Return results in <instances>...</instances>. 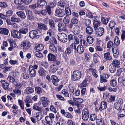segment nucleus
Wrapping results in <instances>:
<instances>
[{
  "label": "nucleus",
  "mask_w": 125,
  "mask_h": 125,
  "mask_svg": "<svg viewBox=\"0 0 125 125\" xmlns=\"http://www.w3.org/2000/svg\"><path fill=\"white\" fill-rule=\"evenodd\" d=\"M82 76V73L80 71H75L73 72L72 76V80L74 81L80 79Z\"/></svg>",
  "instance_id": "obj_1"
},
{
  "label": "nucleus",
  "mask_w": 125,
  "mask_h": 125,
  "mask_svg": "<svg viewBox=\"0 0 125 125\" xmlns=\"http://www.w3.org/2000/svg\"><path fill=\"white\" fill-rule=\"evenodd\" d=\"M57 36L58 40L63 43L66 42L68 41L67 36L64 33H58Z\"/></svg>",
  "instance_id": "obj_2"
},
{
  "label": "nucleus",
  "mask_w": 125,
  "mask_h": 125,
  "mask_svg": "<svg viewBox=\"0 0 125 125\" xmlns=\"http://www.w3.org/2000/svg\"><path fill=\"white\" fill-rule=\"evenodd\" d=\"M89 17L91 18H94L95 19L94 21L93 24L94 30H95L97 28L100 26L101 24L100 21L96 16H89Z\"/></svg>",
  "instance_id": "obj_3"
},
{
  "label": "nucleus",
  "mask_w": 125,
  "mask_h": 125,
  "mask_svg": "<svg viewBox=\"0 0 125 125\" xmlns=\"http://www.w3.org/2000/svg\"><path fill=\"white\" fill-rule=\"evenodd\" d=\"M30 37L32 39L38 38L40 37L38 35V32L35 30H32L30 31L29 33Z\"/></svg>",
  "instance_id": "obj_4"
},
{
  "label": "nucleus",
  "mask_w": 125,
  "mask_h": 125,
  "mask_svg": "<svg viewBox=\"0 0 125 125\" xmlns=\"http://www.w3.org/2000/svg\"><path fill=\"white\" fill-rule=\"evenodd\" d=\"M11 36L13 38L20 39L21 38V34L19 31L16 30H13L11 32Z\"/></svg>",
  "instance_id": "obj_5"
},
{
  "label": "nucleus",
  "mask_w": 125,
  "mask_h": 125,
  "mask_svg": "<svg viewBox=\"0 0 125 125\" xmlns=\"http://www.w3.org/2000/svg\"><path fill=\"white\" fill-rule=\"evenodd\" d=\"M32 65H30L28 69L29 73L31 77H34L36 74V70L33 69Z\"/></svg>",
  "instance_id": "obj_6"
},
{
  "label": "nucleus",
  "mask_w": 125,
  "mask_h": 125,
  "mask_svg": "<svg viewBox=\"0 0 125 125\" xmlns=\"http://www.w3.org/2000/svg\"><path fill=\"white\" fill-rule=\"evenodd\" d=\"M42 104L44 107H46L50 103L49 99L46 97H42L40 99Z\"/></svg>",
  "instance_id": "obj_7"
},
{
  "label": "nucleus",
  "mask_w": 125,
  "mask_h": 125,
  "mask_svg": "<svg viewBox=\"0 0 125 125\" xmlns=\"http://www.w3.org/2000/svg\"><path fill=\"white\" fill-rule=\"evenodd\" d=\"M21 45L24 49H28L31 46V44L28 41H24L22 42Z\"/></svg>",
  "instance_id": "obj_8"
},
{
  "label": "nucleus",
  "mask_w": 125,
  "mask_h": 125,
  "mask_svg": "<svg viewBox=\"0 0 125 125\" xmlns=\"http://www.w3.org/2000/svg\"><path fill=\"white\" fill-rule=\"evenodd\" d=\"M58 4L62 8L65 7L66 9L68 8L69 7L68 4L65 0H61L58 3Z\"/></svg>",
  "instance_id": "obj_9"
},
{
  "label": "nucleus",
  "mask_w": 125,
  "mask_h": 125,
  "mask_svg": "<svg viewBox=\"0 0 125 125\" xmlns=\"http://www.w3.org/2000/svg\"><path fill=\"white\" fill-rule=\"evenodd\" d=\"M49 72L52 73H55L58 70V67L55 64L52 65L50 67Z\"/></svg>",
  "instance_id": "obj_10"
},
{
  "label": "nucleus",
  "mask_w": 125,
  "mask_h": 125,
  "mask_svg": "<svg viewBox=\"0 0 125 125\" xmlns=\"http://www.w3.org/2000/svg\"><path fill=\"white\" fill-rule=\"evenodd\" d=\"M104 29L103 28H99L96 31V34L98 37H100L103 34Z\"/></svg>",
  "instance_id": "obj_11"
},
{
  "label": "nucleus",
  "mask_w": 125,
  "mask_h": 125,
  "mask_svg": "<svg viewBox=\"0 0 125 125\" xmlns=\"http://www.w3.org/2000/svg\"><path fill=\"white\" fill-rule=\"evenodd\" d=\"M51 79L52 81V82L55 86L58 85L57 83L59 82V80L58 78L57 77L54 75H52L51 77Z\"/></svg>",
  "instance_id": "obj_12"
},
{
  "label": "nucleus",
  "mask_w": 125,
  "mask_h": 125,
  "mask_svg": "<svg viewBox=\"0 0 125 125\" xmlns=\"http://www.w3.org/2000/svg\"><path fill=\"white\" fill-rule=\"evenodd\" d=\"M107 103L106 102L104 101H102L101 102L99 110L102 111L106 109L107 108Z\"/></svg>",
  "instance_id": "obj_13"
},
{
  "label": "nucleus",
  "mask_w": 125,
  "mask_h": 125,
  "mask_svg": "<svg viewBox=\"0 0 125 125\" xmlns=\"http://www.w3.org/2000/svg\"><path fill=\"white\" fill-rule=\"evenodd\" d=\"M84 48L82 45H78L76 49L77 52L80 54H82L84 52Z\"/></svg>",
  "instance_id": "obj_14"
},
{
  "label": "nucleus",
  "mask_w": 125,
  "mask_h": 125,
  "mask_svg": "<svg viewBox=\"0 0 125 125\" xmlns=\"http://www.w3.org/2000/svg\"><path fill=\"white\" fill-rule=\"evenodd\" d=\"M120 63V62L119 61L116 59H115L113 61L112 63L111 64H113L114 66H115L117 68H120L119 65Z\"/></svg>",
  "instance_id": "obj_15"
},
{
  "label": "nucleus",
  "mask_w": 125,
  "mask_h": 125,
  "mask_svg": "<svg viewBox=\"0 0 125 125\" xmlns=\"http://www.w3.org/2000/svg\"><path fill=\"white\" fill-rule=\"evenodd\" d=\"M38 28L39 29L44 30H47L48 28L46 25L40 23H38Z\"/></svg>",
  "instance_id": "obj_16"
},
{
  "label": "nucleus",
  "mask_w": 125,
  "mask_h": 125,
  "mask_svg": "<svg viewBox=\"0 0 125 125\" xmlns=\"http://www.w3.org/2000/svg\"><path fill=\"white\" fill-rule=\"evenodd\" d=\"M0 82L2 84V87L5 89H7L9 87V83L6 82L5 80H1Z\"/></svg>",
  "instance_id": "obj_17"
},
{
  "label": "nucleus",
  "mask_w": 125,
  "mask_h": 125,
  "mask_svg": "<svg viewBox=\"0 0 125 125\" xmlns=\"http://www.w3.org/2000/svg\"><path fill=\"white\" fill-rule=\"evenodd\" d=\"M9 32V31L7 29L4 28H0V34L7 35Z\"/></svg>",
  "instance_id": "obj_18"
},
{
  "label": "nucleus",
  "mask_w": 125,
  "mask_h": 125,
  "mask_svg": "<svg viewBox=\"0 0 125 125\" xmlns=\"http://www.w3.org/2000/svg\"><path fill=\"white\" fill-rule=\"evenodd\" d=\"M48 60L49 61H54L56 59L55 56L53 54L50 53L47 56Z\"/></svg>",
  "instance_id": "obj_19"
},
{
  "label": "nucleus",
  "mask_w": 125,
  "mask_h": 125,
  "mask_svg": "<svg viewBox=\"0 0 125 125\" xmlns=\"http://www.w3.org/2000/svg\"><path fill=\"white\" fill-rule=\"evenodd\" d=\"M38 72L40 76H44L46 75V72L42 68H40L38 71Z\"/></svg>",
  "instance_id": "obj_20"
},
{
  "label": "nucleus",
  "mask_w": 125,
  "mask_h": 125,
  "mask_svg": "<svg viewBox=\"0 0 125 125\" xmlns=\"http://www.w3.org/2000/svg\"><path fill=\"white\" fill-rule=\"evenodd\" d=\"M34 92V90L31 87H27L25 90L24 93L26 94H28L32 93Z\"/></svg>",
  "instance_id": "obj_21"
},
{
  "label": "nucleus",
  "mask_w": 125,
  "mask_h": 125,
  "mask_svg": "<svg viewBox=\"0 0 125 125\" xmlns=\"http://www.w3.org/2000/svg\"><path fill=\"white\" fill-rule=\"evenodd\" d=\"M76 36L72 34H70L68 35L67 37L68 42L69 43L73 41L74 40V38H75V37Z\"/></svg>",
  "instance_id": "obj_22"
},
{
  "label": "nucleus",
  "mask_w": 125,
  "mask_h": 125,
  "mask_svg": "<svg viewBox=\"0 0 125 125\" xmlns=\"http://www.w3.org/2000/svg\"><path fill=\"white\" fill-rule=\"evenodd\" d=\"M96 123L98 125H106L104 122V120L102 118L96 119Z\"/></svg>",
  "instance_id": "obj_23"
},
{
  "label": "nucleus",
  "mask_w": 125,
  "mask_h": 125,
  "mask_svg": "<svg viewBox=\"0 0 125 125\" xmlns=\"http://www.w3.org/2000/svg\"><path fill=\"white\" fill-rule=\"evenodd\" d=\"M44 46L43 44H38L35 46L34 49L37 51H41L43 49Z\"/></svg>",
  "instance_id": "obj_24"
},
{
  "label": "nucleus",
  "mask_w": 125,
  "mask_h": 125,
  "mask_svg": "<svg viewBox=\"0 0 125 125\" xmlns=\"http://www.w3.org/2000/svg\"><path fill=\"white\" fill-rule=\"evenodd\" d=\"M109 69L110 72L112 73H115L116 70V67L114 66L113 64H110L109 67Z\"/></svg>",
  "instance_id": "obj_25"
},
{
  "label": "nucleus",
  "mask_w": 125,
  "mask_h": 125,
  "mask_svg": "<svg viewBox=\"0 0 125 125\" xmlns=\"http://www.w3.org/2000/svg\"><path fill=\"white\" fill-rule=\"evenodd\" d=\"M104 59L107 60H111L112 59V57L110 55L109 52H107L104 53Z\"/></svg>",
  "instance_id": "obj_26"
},
{
  "label": "nucleus",
  "mask_w": 125,
  "mask_h": 125,
  "mask_svg": "<svg viewBox=\"0 0 125 125\" xmlns=\"http://www.w3.org/2000/svg\"><path fill=\"white\" fill-rule=\"evenodd\" d=\"M86 32L88 34L91 35L92 34L93 29L91 26H87L86 29Z\"/></svg>",
  "instance_id": "obj_27"
},
{
  "label": "nucleus",
  "mask_w": 125,
  "mask_h": 125,
  "mask_svg": "<svg viewBox=\"0 0 125 125\" xmlns=\"http://www.w3.org/2000/svg\"><path fill=\"white\" fill-rule=\"evenodd\" d=\"M21 76L24 79H28L30 77V75L28 73L26 72H23L21 74Z\"/></svg>",
  "instance_id": "obj_28"
},
{
  "label": "nucleus",
  "mask_w": 125,
  "mask_h": 125,
  "mask_svg": "<svg viewBox=\"0 0 125 125\" xmlns=\"http://www.w3.org/2000/svg\"><path fill=\"white\" fill-rule=\"evenodd\" d=\"M48 21L50 28L52 29H54L55 27L54 21L52 20L51 19H49L48 20Z\"/></svg>",
  "instance_id": "obj_29"
},
{
  "label": "nucleus",
  "mask_w": 125,
  "mask_h": 125,
  "mask_svg": "<svg viewBox=\"0 0 125 125\" xmlns=\"http://www.w3.org/2000/svg\"><path fill=\"white\" fill-rule=\"evenodd\" d=\"M112 51L114 56L115 58H117L119 55V52L118 51V50H114V48H112Z\"/></svg>",
  "instance_id": "obj_30"
},
{
  "label": "nucleus",
  "mask_w": 125,
  "mask_h": 125,
  "mask_svg": "<svg viewBox=\"0 0 125 125\" xmlns=\"http://www.w3.org/2000/svg\"><path fill=\"white\" fill-rule=\"evenodd\" d=\"M101 21L102 23L104 25H106L109 21V19L108 18H105L104 17L101 18Z\"/></svg>",
  "instance_id": "obj_31"
},
{
  "label": "nucleus",
  "mask_w": 125,
  "mask_h": 125,
  "mask_svg": "<svg viewBox=\"0 0 125 125\" xmlns=\"http://www.w3.org/2000/svg\"><path fill=\"white\" fill-rule=\"evenodd\" d=\"M37 115L35 117L38 121L40 120L42 118V113L41 112H37L36 113Z\"/></svg>",
  "instance_id": "obj_32"
},
{
  "label": "nucleus",
  "mask_w": 125,
  "mask_h": 125,
  "mask_svg": "<svg viewBox=\"0 0 125 125\" xmlns=\"http://www.w3.org/2000/svg\"><path fill=\"white\" fill-rule=\"evenodd\" d=\"M28 29L26 28H22L19 30V32L23 34H26L28 32Z\"/></svg>",
  "instance_id": "obj_33"
},
{
  "label": "nucleus",
  "mask_w": 125,
  "mask_h": 125,
  "mask_svg": "<svg viewBox=\"0 0 125 125\" xmlns=\"http://www.w3.org/2000/svg\"><path fill=\"white\" fill-rule=\"evenodd\" d=\"M50 49L54 53L57 52V49L54 45H51L49 46Z\"/></svg>",
  "instance_id": "obj_34"
},
{
  "label": "nucleus",
  "mask_w": 125,
  "mask_h": 125,
  "mask_svg": "<svg viewBox=\"0 0 125 125\" xmlns=\"http://www.w3.org/2000/svg\"><path fill=\"white\" fill-rule=\"evenodd\" d=\"M114 107L115 108L119 111L122 108L121 105L117 102L114 104Z\"/></svg>",
  "instance_id": "obj_35"
},
{
  "label": "nucleus",
  "mask_w": 125,
  "mask_h": 125,
  "mask_svg": "<svg viewBox=\"0 0 125 125\" xmlns=\"http://www.w3.org/2000/svg\"><path fill=\"white\" fill-rule=\"evenodd\" d=\"M89 70L91 72L93 75L95 77L97 78L98 77V75L96 74V71L93 68H90Z\"/></svg>",
  "instance_id": "obj_36"
},
{
  "label": "nucleus",
  "mask_w": 125,
  "mask_h": 125,
  "mask_svg": "<svg viewBox=\"0 0 125 125\" xmlns=\"http://www.w3.org/2000/svg\"><path fill=\"white\" fill-rule=\"evenodd\" d=\"M37 2L40 6H44L47 4L46 2L44 0H37Z\"/></svg>",
  "instance_id": "obj_37"
},
{
  "label": "nucleus",
  "mask_w": 125,
  "mask_h": 125,
  "mask_svg": "<svg viewBox=\"0 0 125 125\" xmlns=\"http://www.w3.org/2000/svg\"><path fill=\"white\" fill-rule=\"evenodd\" d=\"M32 108L33 109L39 111L40 112H42L43 111L42 107L37 105H34Z\"/></svg>",
  "instance_id": "obj_38"
},
{
  "label": "nucleus",
  "mask_w": 125,
  "mask_h": 125,
  "mask_svg": "<svg viewBox=\"0 0 125 125\" xmlns=\"http://www.w3.org/2000/svg\"><path fill=\"white\" fill-rule=\"evenodd\" d=\"M114 44L113 42L110 41H109L107 44V48L108 49H110L111 48H113Z\"/></svg>",
  "instance_id": "obj_39"
},
{
  "label": "nucleus",
  "mask_w": 125,
  "mask_h": 125,
  "mask_svg": "<svg viewBox=\"0 0 125 125\" xmlns=\"http://www.w3.org/2000/svg\"><path fill=\"white\" fill-rule=\"evenodd\" d=\"M9 63L11 65H18L19 64V61L18 60H10L9 61Z\"/></svg>",
  "instance_id": "obj_40"
},
{
  "label": "nucleus",
  "mask_w": 125,
  "mask_h": 125,
  "mask_svg": "<svg viewBox=\"0 0 125 125\" xmlns=\"http://www.w3.org/2000/svg\"><path fill=\"white\" fill-rule=\"evenodd\" d=\"M7 80L10 82L11 83H15L16 82L15 81V79L11 76H8L7 78Z\"/></svg>",
  "instance_id": "obj_41"
},
{
  "label": "nucleus",
  "mask_w": 125,
  "mask_h": 125,
  "mask_svg": "<svg viewBox=\"0 0 125 125\" xmlns=\"http://www.w3.org/2000/svg\"><path fill=\"white\" fill-rule=\"evenodd\" d=\"M82 115L89 116V111L86 108L84 109L82 111Z\"/></svg>",
  "instance_id": "obj_42"
},
{
  "label": "nucleus",
  "mask_w": 125,
  "mask_h": 125,
  "mask_svg": "<svg viewBox=\"0 0 125 125\" xmlns=\"http://www.w3.org/2000/svg\"><path fill=\"white\" fill-rule=\"evenodd\" d=\"M114 44L116 45H118L120 43V41L119 38L117 36L115 37L114 39Z\"/></svg>",
  "instance_id": "obj_43"
},
{
  "label": "nucleus",
  "mask_w": 125,
  "mask_h": 125,
  "mask_svg": "<svg viewBox=\"0 0 125 125\" xmlns=\"http://www.w3.org/2000/svg\"><path fill=\"white\" fill-rule=\"evenodd\" d=\"M97 118L96 115L95 114H92L90 115V119L92 121L95 120Z\"/></svg>",
  "instance_id": "obj_44"
},
{
  "label": "nucleus",
  "mask_w": 125,
  "mask_h": 125,
  "mask_svg": "<svg viewBox=\"0 0 125 125\" xmlns=\"http://www.w3.org/2000/svg\"><path fill=\"white\" fill-rule=\"evenodd\" d=\"M110 84L113 87H115L117 85L116 81L114 79H112L110 81Z\"/></svg>",
  "instance_id": "obj_45"
},
{
  "label": "nucleus",
  "mask_w": 125,
  "mask_h": 125,
  "mask_svg": "<svg viewBox=\"0 0 125 125\" xmlns=\"http://www.w3.org/2000/svg\"><path fill=\"white\" fill-rule=\"evenodd\" d=\"M87 42L89 44H92L93 43L94 38L91 36H88L86 39Z\"/></svg>",
  "instance_id": "obj_46"
},
{
  "label": "nucleus",
  "mask_w": 125,
  "mask_h": 125,
  "mask_svg": "<svg viewBox=\"0 0 125 125\" xmlns=\"http://www.w3.org/2000/svg\"><path fill=\"white\" fill-rule=\"evenodd\" d=\"M70 21V18L69 16H65L63 19V22L65 24H67Z\"/></svg>",
  "instance_id": "obj_47"
},
{
  "label": "nucleus",
  "mask_w": 125,
  "mask_h": 125,
  "mask_svg": "<svg viewBox=\"0 0 125 125\" xmlns=\"http://www.w3.org/2000/svg\"><path fill=\"white\" fill-rule=\"evenodd\" d=\"M119 111L120 114L119 115V116L120 117H123L125 116V110L122 109Z\"/></svg>",
  "instance_id": "obj_48"
},
{
  "label": "nucleus",
  "mask_w": 125,
  "mask_h": 125,
  "mask_svg": "<svg viewBox=\"0 0 125 125\" xmlns=\"http://www.w3.org/2000/svg\"><path fill=\"white\" fill-rule=\"evenodd\" d=\"M14 2L18 5H21L24 3L23 0H14Z\"/></svg>",
  "instance_id": "obj_49"
},
{
  "label": "nucleus",
  "mask_w": 125,
  "mask_h": 125,
  "mask_svg": "<svg viewBox=\"0 0 125 125\" xmlns=\"http://www.w3.org/2000/svg\"><path fill=\"white\" fill-rule=\"evenodd\" d=\"M125 79V76H122L119 77L118 79V81L119 83H122Z\"/></svg>",
  "instance_id": "obj_50"
},
{
  "label": "nucleus",
  "mask_w": 125,
  "mask_h": 125,
  "mask_svg": "<svg viewBox=\"0 0 125 125\" xmlns=\"http://www.w3.org/2000/svg\"><path fill=\"white\" fill-rule=\"evenodd\" d=\"M115 25V21H110L109 26L110 28L112 29H113Z\"/></svg>",
  "instance_id": "obj_51"
},
{
  "label": "nucleus",
  "mask_w": 125,
  "mask_h": 125,
  "mask_svg": "<svg viewBox=\"0 0 125 125\" xmlns=\"http://www.w3.org/2000/svg\"><path fill=\"white\" fill-rule=\"evenodd\" d=\"M35 90L38 94H40L42 93V90L41 88L39 87H37L35 88Z\"/></svg>",
  "instance_id": "obj_52"
},
{
  "label": "nucleus",
  "mask_w": 125,
  "mask_h": 125,
  "mask_svg": "<svg viewBox=\"0 0 125 125\" xmlns=\"http://www.w3.org/2000/svg\"><path fill=\"white\" fill-rule=\"evenodd\" d=\"M41 65L43 66L45 69H47L49 67L47 62H42L41 63Z\"/></svg>",
  "instance_id": "obj_53"
},
{
  "label": "nucleus",
  "mask_w": 125,
  "mask_h": 125,
  "mask_svg": "<svg viewBox=\"0 0 125 125\" xmlns=\"http://www.w3.org/2000/svg\"><path fill=\"white\" fill-rule=\"evenodd\" d=\"M64 25L62 22H59L58 25V30L59 31H61L62 28L64 26Z\"/></svg>",
  "instance_id": "obj_54"
},
{
  "label": "nucleus",
  "mask_w": 125,
  "mask_h": 125,
  "mask_svg": "<svg viewBox=\"0 0 125 125\" xmlns=\"http://www.w3.org/2000/svg\"><path fill=\"white\" fill-rule=\"evenodd\" d=\"M35 55L38 58H41L43 57L42 54L38 51L35 52Z\"/></svg>",
  "instance_id": "obj_55"
},
{
  "label": "nucleus",
  "mask_w": 125,
  "mask_h": 125,
  "mask_svg": "<svg viewBox=\"0 0 125 125\" xmlns=\"http://www.w3.org/2000/svg\"><path fill=\"white\" fill-rule=\"evenodd\" d=\"M62 93L64 94L66 96L69 97V95L68 91L66 89H64L62 90Z\"/></svg>",
  "instance_id": "obj_56"
},
{
  "label": "nucleus",
  "mask_w": 125,
  "mask_h": 125,
  "mask_svg": "<svg viewBox=\"0 0 125 125\" xmlns=\"http://www.w3.org/2000/svg\"><path fill=\"white\" fill-rule=\"evenodd\" d=\"M76 45L75 44V43H72L69 46V48L72 50V51L74 49L75 51H76Z\"/></svg>",
  "instance_id": "obj_57"
},
{
  "label": "nucleus",
  "mask_w": 125,
  "mask_h": 125,
  "mask_svg": "<svg viewBox=\"0 0 125 125\" xmlns=\"http://www.w3.org/2000/svg\"><path fill=\"white\" fill-rule=\"evenodd\" d=\"M18 102L21 108L22 109H24V103L20 99L18 100Z\"/></svg>",
  "instance_id": "obj_58"
},
{
  "label": "nucleus",
  "mask_w": 125,
  "mask_h": 125,
  "mask_svg": "<svg viewBox=\"0 0 125 125\" xmlns=\"http://www.w3.org/2000/svg\"><path fill=\"white\" fill-rule=\"evenodd\" d=\"M10 46L15 48L16 47V45L15 42L13 40L10 41Z\"/></svg>",
  "instance_id": "obj_59"
},
{
  "label": "nucleus",
  "mask_w": 125,
  "mask_h": 125,
  "mask_svg": "<svg viewBox=\"0 0 125 125\" xmlns=\"http://www.w3.org/2000/svg\"><path fill=\"white\" fill-rule=\"evenodd\" d=\"M24 101L26 103H30L32 102L31 99L29 96H28L26 97Z\"/></svg>",
  "instance_id": "obj_60"
},
{
  "label": "nucleus",
  "mask_w": 125,
  "mask_h": 125,
  "mask_svg": "<svg viewBox=\"0 0 125 125\" xmlns=\"http://www.w3.org/2000/svg\"><path fill=\"white\" fill-rule=\"evenodd\" d=\"M89 116L82 115V118L83 120L85 121H87L89 118Z\"/></svg>",
  "instance_id": "obj_61"
},
{
  "label": "nucleus",
  "mask_w": 125,
  "mask_h": 125,
  "mask_svg": "<svg viewBox=\"0 0 125 125\" xmlns=\"http://www.w3.org/2000/svg\"><path fill=\"white\" fill-rule=\"evenodd\" d=\"M73 51L69 47L67 48L65 50V52H66L68 55L70 54L71 52H72Z\"/></svg>",
  "instance_id": "obj_62"
},
{
  "label": "nucleus",
  "mask_w": 125,
  "mask_h": 125,
  "mask_svg": "<svg viewBox=\"0 0 125 125\" xmlns=\"http://www.w3.org/2000/svg\"><path fill=\"white\" fill-rule=\"evenodd\" d=\"M64 116L70 119L72 118L73 117L72 115L70 113L67 112H66V114Z\"/></svg>",
  "instance_id": "obj_63"
},
{
  "label": "nucleus",
  "mask_w": 125,
  "mask_h": 125,
  "mask_svg": "<svg viewBox=\"0 0 125 125\" xmlns=\"http://www.w3.org/2000/svg\"><path fill=\"white\" fill-rule=\"evenodd\" d=\"M63 10L60 9H57L55 10V13L57 15L62 13Z\"/></svg>",
  "instance_id": "obj_64"
}]
</instances>
